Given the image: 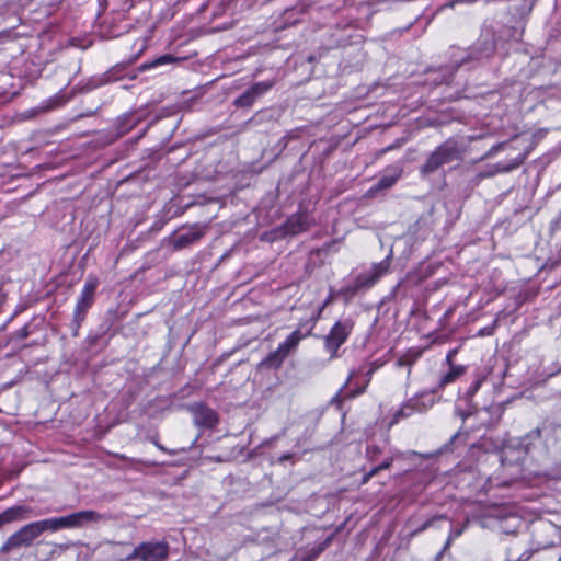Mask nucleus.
<instances>
[{
  "label": "nucleus",
  "instance_id": "nucleus-1",
  "mask_svg": "<svg viewBox=\"0 0 561 561\" xmlns=\"http://www.w3.org/2000/svg\"><path fill=\"white\" fill-rule=\"evenodd\" d=\"M465 149L462 145L455 138H448L437 146L426 158L425 162L420 167L419 171L422 178H427L438 171L445 164L453 161L462 160Z\"/></svg>",
  "mask_w": 561,
  "mask_h": 561
},
{
  "label": "nucleus",
  "instance_id": "nucleus-2",
  "mask_svg": "<svg viewBox=\"0 0 561 561\" xmlns=\"http://www.w3.org/2000/svg\"><path fill=\"white\" fill-rule=\"evenodd\" d=\"M108 516L92 510L79 511L66 516L46 519L49 531H57L64 528H80L89 524L105 522Z\"/></svg>",
  "mask_w": 561,
  "mask_h": 561
},
{
  "label": "nucleus",
  "instance_id": "nucleus-3",
  "mask_svg": "<svg viewBox=\"0 0 561 561\" xmlns=\"http://www.w3.org/2000/svg\"><path fill=\"white\" fill-rule=\"evenodd\" d=\"M48 530L49 528L46 519L24 525L7 539L0 548V553H9L10 551L21 547H30L37 537Z\"/></svg>",
  "mask_w": 561,
  "mask_h": 561
},
{
  "label": "nucleus",
  "instance_id": "nucleus-4",
  "mask_svg": "<svg viewBox=\"0 0 561 561\" xmlns=\"http://www.w3.org/2000/svg\"><path fill=\"white\" fill-rule=\"evenodd\" d=\"M307 335L308 333L304 334L299 329L291 332L275 351L271 352L259 363L257 369H278L284 360L297 350L300 341Z\"/></svg>",
  "mask_w": 561,
  "mask_h": 561
},
{
  "label": "nucleus",
  "instance_id": "nucleus-5",
  "mask_svg": "<svg viewBox=\"0 0 561 561\" xmlns=\"http://www.w3.org/2000/svg\"><path fill=\"white\" fill-rule=\"evenodd\" d=\"M503 411L504 408L501 404H492L489 408L480 410L473 401L461 402L459 400L455 407V415L460 417L462 423L471 416L479 415L481 412L490 414L488 420H481V425L485 427L496 425L503 415Z\"/></svg>",
  "mask_w": 561,
  "mask_h": 561
},
{
  "label": "nucleus",
  "instance_id": "nucleus-6",
  "mask_svg": "<svg viewBox=\"0 0 561 561\" xmlns=\"http://www.w3.org/2000/svg\"><path fill=\"white\" fill-rule=\"evenodd\" d=\"M98 286V282L95 279H89L83 286V289L78 298L75 311L73 319L71 322L72 335L78 336L79 330L82 322L85 319V314L88 310L92 307L94 301V293Z\"/></svg>",
  "mask_w": 561,
  "mask_h": 561
},
{
  "label": "nucleus",
  "instance_id": "nucleus-7",
  "mask_svg": "<svg viewBox=\"0 0 561 561\" xmlns=\"http://www.w3.org/2000/svg\"><path fill=\"white\" fill-rule=\"evenodd\" d=\"M169 556V545L165 541H148L138 545L130 554L126 557L127 561H164Z\"/></svg>",
  "mask_w": 561,
  "mask_h": 561
},
{
  "label": "nucleus",
  "instance_id": "nucleus-8",
  "mask_svg": "<svg viewBox=\"0 0 561 561\" xmlns=\"http://www.w3.org/2000/svg\"><path fill=\"white\" fill-rule=\"evenodd\" d=\"M389 268V262L388 260H385L378 264H375L369 271L360 273L354 280L353 284L348 285L345 288V293L350 294L351 296L356 295L358 291L368 289L373 285L376 284V282L386 274V272Z\"/></svg>",
  "mask_w": 561,
  "mask_h": 561
},
{
  "label": "nucleus",
  "instance_id": "nucleus-9",
  "mask_svg": "<svg viewBox=\"0 0 561 561\" xmlns=\"http://www.w3.org/2000/svg\"><path fill=\"white\" fill-rule=\"evenodd\" d=\"M354 328V322L351 319H343L335 322L325 336V348L331 353V357L336 355L340 346L347 340Z\"/></svg>",
  "mask_w": 561,
  "mask_h": 561
},
{
  "label": "nucleus",
  "instance_id": "nucleus-10",
  "mask_svg": "<svg viewBox=\"0 0 561 561\" xmlns=\"http://www.w3.org/2000/svg\"><path fill=\"white\" fill-rule=\"evenodd\" d=\"M187 410L193 414L194 423L198 427L211 428L218 423L217 413L202 402L188 405Z\"/></svg>",
  "mask_w": 561,
  "mask_h": 561
},
{
  "label": "nucleus",
  "instance_id": "nucleus-11",
  "mask_svg": "<svg viewBox=\"0 0 561 561\" xmlns=\"http://www.w3.org/2000/svg\"><path fill=\"white\" fill-rule=\"evenodd\" d=\"M272 82H256L251 88H249L244 93H242L239 98L233 101V104L237 107H250L256 101L257 98L263 95L272 88Z\"/></svg>",
  "mask_w": 561,
  "mask_h": 561
},
{
  "label": "nucleus",
  "instance_id": "nucleus-12",
  "mask_svg": "<svg viewBox=\"0 0 561 561\" xmlns=\"http://www.w3.org/2000/svg\"><path fill=\"white\" fill-rule=\"evenodd\" d=\"M38 515V512H36L33 507L27 505H16L9 507L0 514V528L5 524L15 520L28 519L32 517H36Z\"/></svg>",
  "mask_w": 561,
  "mask_h": 561
},
{
  "label": "nucleus",
  "instance_id": "nucleus-13",
  "mask_svg": "<svg viewBox=\"0 0 561 561\" xmlns=\"http://www.w3.org/2000/svg\"><path fill=\"white\" fill-rule=\"evenodd\" d=\"M311 222L307 214L298 213L290 216L280 227L283 236H296L309 229Z\"/></svg>",
  "mask_w": 561,
  "mask_h": 561
},
{
  "label": "nucleus",
  "instance_id": "nucleus-14",
  "mask_svg": "<svg viewBox=\"0 0 561 561\" xmlns=\"http://www.w3.org/2000/svg\"><path fill=\"white\" fill-rule=\"evenodd\" d=\"M190 232L182 233L174 239V250H182L198 242L205 236L206 232V226H201L198 224L193 225L192 227H190Z\"/></svg>",
  "mask_w": 561,
  "mask_h": 561
},
{
  "label": "nucleus",
  "instance_id": "nucleus-15",
  "mask_svg": "<svg viewBox=\"0 0 561 561\" xmlns=\"http://www.w3.org/2000/svg\"><path fill=\"white\" fill-rule=\"evenodd\" d=\"M476 45L480 48L482 55L491 58L496 50V38L494 30L491 27H484Z\"/></svg>",
  "mask_w": 561,
  "mask_h": 561
},
{
  "label": "nucleus",
  "instance_id": "nucleus-16",
  "mask_svg": "<svg viewBox=\"0 0 561 561\" xmlns=\"http://www.w3.org/2000/svg\"><path fill=\"white\" fill-rule=\"evenodd\" d=\"M408 401L415 413H423L435 404L436 399L433 393L422 392L408 399Z\"/></svg>",
  "mask_w": 561,
  "mask_h": 561
},
{
  "label": "nucleus",
  "instance_id": "nucleus-17",
  "mask_svg": "<svg viewBox=\"0 0 561 561\" xmlns=\"http://www.w3.org/2000/svg\"><path fill=\"white\" fill-rule=\"evenodd\" d=\"M125 68H126L125 64H117V65L113 66L110 70L102 73L99 78L95 79L96 83L93 87L95 88V87L107 84V83H111V82L122 79L125 76L124 75Z\"/></svg>",
  "mask_w": 561,
  "mask_h": 561
},
{
  "label": "nucleus",
  "instance_id": "nucleus-18",
  "mask_svg": "<svg viewBox=\"0 0 561 561\" xmlns=\"http://www.w3.org/2000/svg\"><path fill=\"white\" fill-rule=\"evenodd\" d=\"M402 169L396 168V172L393 175H385L382 176L374 186L370 187L369 193H376L382 190L390 188L394 185L398 179L401 176Z\"/></svg>",
  "mask_w": 561,
  "mask_h": 561
},
{
  "label": "nucleus",
  "instance_id": "nucleus-19",
  "mask_svg": "<svg viewBox=\"0 0 561 561\" xmlns=\"http://www.w3.org/2000/svg\"><path fill=\"white\" fill-rule=\"evenodd\" d=\"M526 159V154H519L518 157L510 160V161H501L495 164H492L496 173H507L515 169H517L519 165L524 163Z\"/></svg>",
  "mask_w": 561,
  "mask_h": 561
},
{
  "label": "nucleus",
  "instance_id": "nucleus-20",
  "mask_svg": "<svg viewBox=\"0 0 561 561\" xmlns=\"http://www.w3.org/2000/svg\"><path fill=\"white\" fill-rule=\"evenodd\" d=\"M466 371V367L462 365H451L449 366V371L445 374L439 380V387L444 388L446 385L454 382L460 376H462Z\"/></svg>",
  "mask_w": 561,
  "mask_h": 561
},
{
  "label": "nucleus",
  "instance_id": "nucleus-21",
  "mask_svg": "<svg viewBox=\"0 0 561 561\" xmlns=\"http://www.w3.org/2000/svg\"><path fill=\"white\" fill-rule=\"evenodd\" d=\"M485 377L482 375H478L471 386L466 390L463 394L459 398L461 402H469L473 401L474 394L480 389L481 385L483 383Z\"/></svg>",
  "mask_w": 561,
  "mask_h": 561
},
{
  "label": "nucleus",
  "instance_id": "nucleus-22",
  "mask_svg": "<svg viewBox=\"0 0 561 561\" xmlns=\"http://www.w3.org/2000/svg\"><path fill=\"white\" fill-rule=\"evenodd\" d=\"M382 365H383V362H380V360H374V362H371V363L369 364V368H368V370H367L366 373H364V374H365V376H366V378H367V379H366V383H365L362 388H359V389H357V390L353 391V392L350 394V397H351V398H353V397H356V396H358V394L363 393V392L365 391V389H366L367 385L369 383V381H370V379H371L373 374H374L377 369H379Z\"/></svg>",
  "mask_w": 561,
  "mask_h": 561
},
{
  "label": "nucleus",
  "instance_id": "nucleus-23",
  "mask_svg": "<svg viewBox=\"0 0 561 561\" xmlns=\"http://www.w3.org/2000/svg\"><path fill=\"white\" fill-rule=\"evenodd\" d=\"M484 59H490V58L488 56L482 55V51L480 50V48L474 44L469 49L467 55L461 59V61L457 64V67H459V66H461L463 64L470 62L472 60L481 61V60H484Z\"/></svg>",
  "mask_w": 561,
  "mask_h": 561
},
{
  "label": "nucleus",
  "instance_id": "nucleus-24",
  "mask_svg": "<svg viewBox=\"0 0 561 561\" xmlns=\"http://www.w3.org/2000/svg\"><path fill=\"white\" fill-rule=\"evenodd\" d=\"M421 354H422L421 351L410 350L397 360V366L411 367L420 358Z\"/></svg>",
  "mask_w": 561,
  "mask_h": 561
},
{
  "label": "nucleus",
  "instance_id": "nucleus-25",
  "mask_svg": "<svg viewBox=\"0 0 561 561\" xmlns=\"http://www.w3.org/2000/svg\"><path fill=\"white\" fill-rule=\"evenodd\" d=\"M331 537H328L323 542L313 547L308 551V553L302 558L301 561H313L316 560L330 545Z\"/></svg>",
  "mask_w": 561,
  "mask_h": 561
},
{
  "label": "nucleus",
  "instance_id": "nucleus-26",
  "mask_svg": "<svg viewBox=\"0 0 561 561\" xmlns=\"http://www.w3.org/2000/svg\"><path fill=\"white\" fill-rule=\"evenodd\" d=\"M413 413H415V412L412 409V407L410 405L409 401L407 400L405 402L402 403L400 409L393 414L391 424L398 423L401 419L408 417V416L412 415Z\"/></svg>",
  "mask_w": 561,
  "mask_h": 561
},
{
  "label": "nucleus",
  "instance_id": "nucleus-27",
  "mask_svg": "<svg viewBox=\"0 0 561 561\" xmlns=\"http://www.w3.org/2000/svg\"><path fill=\"white\" fill-rule=\"evenodd\" d=\"M173 60H175V58H173L171 55H163V56H160L159 58L152 60L151 62L141 65L140 69L146 70V69L154 68L160 65L169 64Z\"/></svg>",
  "mask_w": 561,
  "mask_h": 561
},
{
  "label": "nucleus",
  "instance_id": "nucleus-28",
  "mask_svg": "<svg viewBox=\"0 0 561 561\" xmlns=\"http://www.w3.org/2000/svg\"><path fill=\"white\" fill-rule=\"evenodd\" d=\"M446 516L445 515H435V516H432L431 518H428L427 520H425L421 526H419L417 528H415L412 533H411V536H416L419 535L420 533L426 530L428 527L433 526L434 522L435 520H438V519H445Z\"/></svg>",
  "mask_w": 561,
  "mask_h": 561
},
{
  "label": "nucleus",
  "instance_id": "nucleus-29",
  "mask_svg": "<svg viewBox=\"0 0 561 561\" xmlns=\"http://www.w3.org/2000/svg\"><path fill=\"white\" fill-rule=\"evenodd\" d=\"M542 434V427H536L535 430H531L525 437H524V444L526 447L533 444L534 440L540 439Z\"/></svg>",
  "mask_w": 561,
  "mask_h": 561
},
{
  "label": "nucleus",
  "instance_id": "nucleus-30",
  "mask_svg": "<svg viewBox=\"0 0 561 561\" xmlns=\"http://www.w3.org/2000/svg\"><path fill=\"white\" fill-rule=\"evenodd\" d=\"M381 453V448L377 445H368L366 448V457L369 461H376Z\"/></svg>",
  "mask_w": 561,
  "mask_h": 561
},
{
  "label": "nucleus",
  "instance_id": "nucleus-31",
  "mask_svg": "<svg viewBox=\"0 0 561 561\" xmlns=\"http://www.w3.org/2000/svg\"><path fill=\"white\" fill-rule=\"evenodd\" d=\"M133 119V115H125L123 118H122V123L119 125V134L123 135V134H126L130 128L131 126L134 125V123L131 122Z\"/></svg>",
  "mask_w": 561,
  "mask_h": 561
},
{
  "label": "nucleus",
  "instance_id": "nucleus-32",
  "mask_svg": "<svg viewBox=\"0 0 561 561\" xmlns=\"http://www.w3.org/2000/svg\"><path fill=\"white\" fill-rule=\"evenodd\" d=\"M392 457H387L380 465L374 467L373 469L374 470H377V473L381 470H386V469H389L392 465Z\"/></svg>",
  "mask_w": 561,
  "mask_h": 561
},
{
  "label": "nucleus",
  "instance_id": "nucleus-33",
  "mask_svg": "<svg viewBox=\"0 0 561 561\" xmlns=\"http://www.w3.org/2000/svg\"><path fill=\"white\" fill-rule=\"evenodd\" d=\"M64 102H62V99L60 96H55L50 100L47 101V105L45 106V110H51V108H55L59 105H61Z\"/></svg>",
  "mask_w": 561,
  "mask_h": 561
},
{
  "label": "nucleus",
  "instance_id": "nucleus-34",
  "mask_svg": "<svg viewBox=\"0 0 561 561\" xmlns=\"http://www.w3.org/2000/svg\"><path fill=\"white\" fill-rule=\"evenodd\" d=\"M495 174H497V173L495 172L494 168L492 165H489L484 171H482L478 174V178L485 179V178L494 176Z\"/></svg>",
  "mask_w": 561,
  "mask_h": 561
},
{
  "label": "nucleus",
  "instance_id": "nucleus-35",
  "mask_svg": "<svg viewBox=\"0 0 561 561\" xmlns=\"http://www.w3.org/2000/svg\"><path fill=\"white\" fill-rule=\"evenodd\" d=\"M457 353H458V348H453V350L448 351V353L446 355V364L448 366L455 365L453 362H454V358L457 355Z\"/></svg>",
  "mask_w": 561,
  "mask_h": 561
},
{
  "label": "nucleus",
  "instance_id": "nucleus-36",
  "mask_svg": "<svg viewBox=\"0 0 561 561\" xmlns=\"http://www.w3.org/2000/svg\"><path fill=\"white\" fill-rule=\"evenodd\" d=\"M30 334H31V331H30L28 324L21 328L16 333L18 337H20V339H26Z\"/></svg>",
  "mask_w": 561,
  "mask_h": 561
},
{
  "label": "nucleus",
  "instance_id": "nucleus-37",
  "mask_svg": "<svg viewBox=\"0 0 561 561\" xmlns=\"http://www.w3.org/2000/svg\"><path fill=\"white\" fill-rule=\"evenodd\" d=\"M151 442L161 450V451H164L169 455H175L176 451L175 450H172V449H168L167 447H164L163 445H161V443H159L156 438H152Z\"/></svg>",
  "mask_w": 561,
  "mask_h": 561
},
{
  "label": "nucleus",
  "instance_id": "nucleus-38",
  "mask_svg": "<svg viewBox=\"0 0 561 561\" xmlns=\"http://www.w3.org/2000/svg\"><path fill=\"white\" fill-rule=\"evenodd\" d=\"M466 528V524L459 528H453L449 533V535L451 536V538L456 539L458 538L459 536L462 535L463 530Z\"/></svg>",
  "mask_w": 561,
  "mask_h": 561
},
{
  "label": "nucleus",
  "instance_id": "nucleus-39",
  "mask_svg": "<svg viewBox=\"0 0 561 561\" xmlns=\"http://www.w3.org/2000/svg\"><path fill=\"white\" fill-rule=\"evenodd\" d=\"M377 474V470L371 469L367 473H365L362 478V484H366L373 477Z\"/></svg>",
  "mask_w": 561,
  "mask_h": 561
},
{
  "label": "nucleus",
  "instance_id": "nucleus-40",
  "mask_svg": "<svg viewBox=\"0 0 561 561\" xmlns=\"http://www.w3.org/2000/svg\"><path fill=\"white\" fill-rule=\"evenodd\" d=\"M531 557V551L530 550H526L524 551L517 559L515 560H506V561H528Z\"/></svg>",
  "mask_w": 561,
  "mask_h": 561
},
{
  "label": "nucleus",
  "instance_id": "nucleus-41",
  "mask_svg": "<svg viewBox=\"0 0 561 561\" xmlns=\"http://www.w3.org/2000/svg\"><path fill=\"white\" fill-rule=\"evenodd\" d=\"M400 146H401V141H400V140H397V141H396V144L390 145V146H388V147H386V148L381 149L379 153H380V154H383V153H386V152H388V151H390V150H393V149H396V148H399Z\"/></svg>",
  "mask_w": 561,
  "mask_h": 561
},
{
  "label": "nucleus",
  "instance_id": "nucleus-42",
  "mask_svg": "<svg viewBox=\"0 0 561 561\" xmlns=\"http://www.w3.org/2000/svg\"><path fill=\"white\" fill-rule=\"evenodd\" d=\"M453 540H454V538H451V536L449 535V536H448V538H447V541H446V543H445V546H444L443 551H440V552L437 554L436 559H439V558H440V556L443 554V552H444L446 549H448V547L450 546V543H451V541H453Z\"/></svg>",
  "mask_w": 561,
  "mask_h": 561
},
{
  "label": "nucleus",
  "instance_id": "nucleus-43",
  "mask_svg": "<svg viewBox=\"0 0 561 561\" xmlns=\"http://www.w3.org/2000/svg\"><path fill=\"white\" fill-rule=\"evenodd\" d=\"M291 458H293V454H290V453H286V454H283V455L279 457L278 461H279L280 463H283V462H285V461H287V460H290Z\"/></svg>",
  "mask_w": 561,
  "mask_h": 561
},
{
  "label": "nucleus",
  "instance_id": "nucleus-44",
  "mask_svg": "<svg viewBox=\"0 0 561 561\" xmlns=\"http://www.w3.org/2000/svg\"><path fill=\"white\" fill-rule=\"evenodd\" d=\"M355 375H356V371H352V373L350 374V376H348V378H347V380H346V382H345L344 387H345V386H346V385H347V383H348V382H350V381L355 377Z\"/></svg>",
  "mask_w": 561,
  "mask_h": 561
},
{
  "label": "nucleus",
  "instance_id": "nucleus-45",
  "mask_svg": "<svg viewBox=\"0 0 561 561\" xmlns=\"http://www.w3.org/2000/svg\"><path fill=\"white\" fill-rule=\"evenodd\" d=\"M5 11V5L0 3V15Z\"/></svg>",
  "mask_w": 561,
  "mask_h": 561
},
{
  "label": "nucleus",
  "instance_id": "nucleus-46",
  "mask_svg": "<svg viewBox=\"0 0 561 561\" xmlns=\"http://www.w3.org/2000/svg\"><path fill=\"white\" fill-rule=\"evenodd\" d=\"M459 436H460V432L456 433V434L451 437V442L456 440Z\"/></svg>",
  "mask_w": 561,
  "mask_h": 561
},
{
  "label": "nucleus",
  "instance_id": "nucleus-47",
  "mask_svg": "<svg viewBox=\"0 0 561 561\" xmlns=\"http://www.w3.org/2000/svg\"><path fill=\"white\" fill-rule=\"evenodd\" d=\"M560 371H561V367H560L557 371L551 373V374H550V376H554L556 374H558V373H560Z\"/></svg>",
  "mask_w": 561,
  "mask_h": 561
},
{
  "label": "nucleus",
  "instance_id": "nucleus-48",
  "mask_svg": "<svg viewBox=\"0 0 561 561\" xmlns=\"http://www.w3.org/2000/svg\"><path fill=\"white\" fill-rule=\"evenodd\" d=\"M116 457H118L119 459H125L126 458L124 455H117Z\"/></svg>",
  "mask_w": 561,
  "mask_h": 561
}]
</instances>
